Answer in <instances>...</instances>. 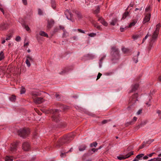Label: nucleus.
<instances>
[{"mask_svg":"<svg viewBox=\"0 0 161 161\" xmlns=\"http://www.w3.org/2000/svg\"><path fill=\"white\" fill-rule=\"evenodd\" d=\"M75 136V133H71L68 135L64 136L58 140L56 144V146L60 147L63 144L67 143L70 140V138H73Z\"/></svg>","mask_w":161,"mask_h":161,"instance_id":"f257e3e1","label":"nucleus"},{"mask_svg":"<svg viewBox=\"0 0 161 161\" xmlns=\"http://www.w3.org/2000/svg\"><path fill=\"white\" fill-rule=\"evenodd\" d=\"M111 54L112 56V61L115 63L119 58V51L117 48L113 47L111 48Z\"/></svg>","mask_w":161,"mask_h":161,"instance_id":"f03ea898","label":"nucleus"},{"mask_svg":"<svg viewBox=\"0 0 161 161\" xmlns=\"http://www.w3.org/2000/svg\"><path fill=\"white\" fill-rule=\"evenodd\" d=\"M18 133L20 136L23 138H25L29 135L30 130L28 129L24 128L19 130Z\"/></svg>","mask_w":161,"mask_h":161,"instance_id":"7ed1b4c3","label":"nucleus"},{"mask_svg":"<svg viewBox=\"0 0 161 161\" xmlns=\"http://www.w3.org/2000/svg\"><path fill=\"white\" fill-rule=\"evenodd\" d=\"M61 111L59 110L58 109H53L51 112L53 115L52 116V120L55 122H58L59 121V119L58 118V113Z\"/></svg>","mask_w":161,"mask_h":161,"instance_id":"20e7f679","label":"nucleus"},{"mask_svg":"<svg viewBox=\"0 0 161 161\" xmlns=\"http://www.w3.org/2000/svg\"><path fill=\"white\" fill-rule=\"evenodd\" d=\"M160 27L161 25L160 24H158L156 25L155 30L152 35V38L151 40V42L153 41L154 42L156 39Z\"/></svg>","mask_w":161,"mask_h":161,"instance_id":"39448f33","label":"nucleus"},{"mask_svg":"<svg viewBox=\"0 0 161 161\" xmlns=\"http://www.w3.org/2000/svg\"><path fill=\"white\" fill-rule=\"evenodd\" d=\"M138 94L136 93L134 94L130 98L129 101V103L130 104V105L134 104L136 103V101L138 100Z\"/></svg>","mask_w":161,"mask_h":161,"instance_id":"423d86ee","label":"nucleus"},{"mask_svg":"<svg viewBox=\"0 0 161 161\" xmlns=\"http://www.w3.org/2000/svg\"><path fill=\"white\" fill-rule=\"evenodd\" d=\"M64 13L67 19L71 20L72 22L75 21L74 19H72L73 17V14L69 10L67 9L65 11Z\"/></svg>","mask_w":161,"mask_h":161,"instance_id":"0eeeda50","label":"nucleus"},{"mask_svg":"<svg viewBox=\"0 0 161 161\" xmlns=\"http://www.w3.org/2000/svg\"><path fill=\"white\" fill-rule=\"evenodd\" d=\"M29 60H30L31 62H33L34 58L29 55H27L26 56L25 63L28 67H30L31 65V64Z\"/></svg>","mask_w":161,"mask_h":161,"instance_id":"6e6552de","label":"nucleus"},{"mask_svg":"<svg viewBox=\"0 0 161 161\" xmlns=\"http://www.w3.org/2000/svg\"><path fill=\"white\" fill-rule=\"evenodd\" d=\"M133 154V152L132 151L130 152L127 154L125 156H117V158L119 160L125 159L126 158H128L130 156Z\"/></svg>","mask_w":161,"mask_h":161,"instance_id":"1a4fd4ad","label":"nucleus"},{"mask_svg":"<svg viewBox=\"0 0 161 161\" xmlns=\"http://www.w3.org/2000/svg\"><path fill=\"white\" fill-rule=\"evenodd\" d=\"M18 144V143L17 142L11 144L10 150L12 153L16 152L17 150V146Z\"/></svg>","mask_w":161,"mask_h":161,"instance_id":"9d476101","label":"nucleus"},{"mask_svg":"<svg viewBox=\"0 0 161 161\" xmlns=\"http://www.w3.org/2000/svg\"><path fill=\"white\" fill-rule=\"evenodd\" d=\"M22 149L25 151H28L30 148V145L28 142H25L22 144Z\"/></svg>","mask_w":161,"mask_h":161,"instance_id":"9b49d317","label":"nucleus"},{"mask_svg":"<svg viewBox=\"0 0 161 161\" xmlns=\"http://www.w3.org/2000/svg\"><path fill=\"white\" fill-rule=\"evenodd\" d=\"M151 14L150 13H148L146 14L145 16L143 19V23L144 24L149 21L150 19Z\"/></svg>","mask_w":161,"mask_h":161,"instance_id":"f8f14e48","label":"nucleus"},{"mask_svg":"<svg viewBox=\"0 0 161 161\" xmlns=\"http://www.w3.org/2000/svg\"><path fill=\"white\" fill-rule=\"evenodd\" d=\"M8 25L7 23L3 22L0 24V30H4L8 29Z\"/></svg>","mask_w":161,"mask_h":161,"instance_id":"ddd939ff","label":"nucleus"},{"mask_svg":"<svg viewBox=\"0 0 161 161\" xmlns=\"http://www.w3.org/2000/svg\"><path fill=\"white\" fill-rule=\"evenodd\" d=\"M34 102L37 104H40L43 101V99L41 97H36L33 98Z\"/></svg>","mask_w":161,"mask_h":161,"instance_id":"4468645a","label":"nucleus"},{"mask_svg":"<svg viewBox=\"0 0 161 161\" xmlns=\"http://www.w3.org/2000/svg\"><path fill=\"white\" fill-rule=\"evenodd\" d=\"M73 12L75 14L76 17L78 19H80L82 18V16L79 11L76 10H74Z\"/></svg>","mask_w":161,"mask_h":161,"instance_id":"2eb2a0df","label":"nucleus"},{"mask_svg":"<svg viewBox=\"0 0 161 161\" xmlns=\"http://www.w3.org/2000/svg\"><path fill=\"white\" fill-rule=\"evenodd\" d=\"M98 20L103 25L106 26H107L108 25V23L102 17H99L98 19Z\"/></svg>","mask_w":161,"mask_h":161,"instance_id":"dca6fc26","label":"nucleus"},{"mask_svg":"<svg viewBox=\"0 0 161 161\" xmlns=\"http://www.w3.org/2000/svg\"><path fill=\"white\" fill-rule=\"evenodd\" d=\"M139 87V85L138 84H136L132 86V89L130 91V92H132L135 91Z\"/></svg>","mask_w":161,"mask_h":161,"instance_id":"f3484780","label":"nucleus"},{"mask_svg":"<svg viewBox=\"0 0 161 161\" xmlns=\"http://www.w3.org/2000/svg\"><path fill=\"white\" fill-rule=\"evenodd\" d=\"M31 95L32 96V98H34L36 97L37 96H40L41 95V94L38 92H31Z\"/></svg>","mask_w":161,"mask_h":161,"instance_id":"a211bd4d","label":"nucleus"},{"mask_svg":"<svg viewBox=\"0 0 161 161\" xmlns=\"http://www.w3.org/2000/svg\"><path fill=\"white\" fill-rule=\"evenodd\" d=\"M54 23V21L53 19H51L50 20L48 21V22L47 27L48 29L51 28Z\"/></svg>","mask_w":161,"mask_h":161,"instance_id":"6ab92c4d","label":"nucleus"},{"mask_svg":"<svg viewBox=\"0 0 161 161\" xmlns=\"http://www.w3.org/2000/svg\"><path fill=\"white\" fill-rule=\"evenodd\" d=\"M86 147L85 144H82L79 147V150L80 151H83L86 149Z\"/></svg>","mask_w":161,"mask_h":161,"instance_id":"aec40b11","label":"nucleus"},{"mask_svg":"<svg viewBox=\"0 0 161 161\" xmlns=\"http://www.w3.org/2000/svg\"><path fill=\"white\" fill-rule=\"evenodd\" d=\"M140 52L138 51L137 53L136 56H135L133 58V61L136 63L138 62V57L140 54Z\"/></svg>","mask_w":161,"mask_h":161,"instance_id":"412c9836","label":"nucleus"},{"mask_svg":"<svg viewBox=\"0 0 161 161\" xmlns=\"http://www.w3.org/2000/svg\"><path fill=\"white\" fill-rule=\"evenodd\" d=\"M117 21V19L116 18H114L110 22V24L111 25H114Z\"/></svg>","mask_w":161,"mask_h":161,"instance_id":"4be33fe9","label":"nucleus"},{"mask_svg":"<svg viewBox=\"0 0 161 161\" xmlns=\"http://www.w3.org/2000/svg\"><path fill=\"white\" fill-rule=\"evenodd\" d=\"M100 8L99 6H97L95 10H93V13L95 14H97L99 13L100 12Z\"/></svg>","mask_w":161,"mask_h":161,"instance_id":"5701e85b","label":"nucleus"},{"mask_svg":"<svg viewBox=\"0 0 161 161\" xmlns=\"http://www.w3.org/2000/svg\"><path fill=\"white\" fill-rule=\"evenodd\" d=\"M39 34L42 36H45L47 38L48 37L47 34L43 31H41L39 32Z\"/></svg>","mask_w":161,"mask_h":161,"instance_id":"b1692460","label":"nucleus"},{"mask_svg":"<svg viewBox=\"0 0 161 161\" xmlns=\"http://www.w3.org/2000/svg\"><path fill=\"white\" fill-rule=\"evenodd\" d=\"M129 15V12L128 11L125 12L123 14L122 19H124Z\"/></svg>","mask_w":161,"mask_h":161,"instance_id":"393cba45","label":"nucleus"},{"mask_svg":"<svg viewBox=\"0 0 161 161\" xmlns=\"http://www.w3.org/2000/svg\"><path fill=\"white\" fill-rule=\"evenodd\" d=\"M137 22V20H134L133 21L130 23L128 27H131L132 26H134Z\"/></svg>","mask_w":161,"mask_h":161,"instance_id":"a878e982","label":"nucleus"},{"mask_svg":"<svg viewBox=\"0 0 161 161\" xmlns=\"http://www.w3.org/2000/svg\"><path fill=\"white\" fill-rule=\"evenodd\" d=\"M148 161H161V158L158 157L154 158L149 160Z\"/></svg>","mask_w":161,"mask_h":161,"instance_id":"bb28decb","label":"nucleus"},{"mask_svg":"<svg viewBox=\"0 0 161 161\" xmlns=\"http://www.w3.org/2000/svg\"><path fill=\"white\" fill-rule=\"evenodd\" d=\"M51 4L52 7L54 9H55L56 8V6L55 1H52Z\"/></svg>","mask_w":161,"mask_h":161,"instance_id":"cd10ccee","label":"nucleus"},{"mask_svg":"<svg viewBox=\"0 0 161 161\" xmlns=\"http://www.w3.org/2000/svg\"><path fill=\"white\" fill-rule=\"evenodd\" d=\"M4 58L3 52L1 51L0 53V61L4 59Z\"/></svg>","mask_w":161,"mask_h":161,"instance_id":"c85d7f7f","label":"nucleus"},{"mask_svg":"<svg viewBox=\"0 0 161 161\" xmlns=\"http://www.w3.org/2000/svg\"><path fill=\"white\" fill-rule=\"evenodd\" d=\"M137 119V118L136 117H134L133 118V119L132 121H131L130 122L128 123L129 125H132L133 124H134V123L133 122V121H136Z\"/></svg>","mask_w":161,"mask_h":161,"instance_id":"c756f323","label":"nucleus"},{"mask_svg":"<svg viewBox=\"0 0 161 161\" xmlns=\"http://www.w3.org/2000/svg\"><path fill=\"white\" fill-rule=\"evenodd\" d=\"M13 158L11 157L7 156L5 158V161H13Z\"/></svg>","mask_w":161,"mask_h":161,"instance_id":"7c9ffc66","label":"nucleus"},{"mask_svg":"<svg viewBox=\"0 0 161 161\" xmlns=\"http://www.w3.org/2000/svg\"><path fill=\"white\" fill-rule=\"evenodd\" d=\"M22 26L23 27H24L27 31H29L30 30V29L29 27L26 25L23 24L22 25Z\"/></svg>","mask_w":161,"mask_h":161,"instance_id":"2f4dec72","label":"nucleus"},{"mask_svg":"<svg viewBox=\"0 0 161 161\" xmlns=\"http://www.w3.org/2000/svg\"><path fill=\"white\" fill-rule=\"evenodd\" d=\"M69 71L67 68H65L64 70L62 71L61 72L59 73L60 74L63 75L64 74Z\"/></svg>","mask_w":161,"mask_h":161,"instance_id":"473e14b6","label":"nucleus"},{"mask_svg":"<svg viewBox=\"0 0 161 161\" xmlns=\"http://www.w3.org/2000/svg\"><path fill=\"white\" fill-rule=\"evenodd\" d=\"M64 33L63 34V36L64 37H66L69 35L68 33L65 31V30H64Z\"/></svg>","mask_w":161,"mask_h":161,"instance_id":"72a5a7b5","label":"nucleus"},{"mask_svg":"<svg viewBox=\"0 0 161 161\" xmlns=\"http://www.w3.org/2000/svg\"><path fill=\"white\" fill-rule=\"evenodd\" d=\"M97 142H95L93 143H91L90 145V147H96L97 146Z\"/></svg>","mask_w":161,"mask_h":161,"instance_id":"f704fd0d","label":"nucleus"},{"mask_svg":"<svg viewBox=\"0 0 161 161\" xmlns=\"http://www.w3.org/2000/svg\"><path fill=\"white\" fill-rule=\"evenodd\" d=\"M9 99L12 101H15L16 99V96L14 95H12L11 97L9 98Z\"/></svg>","mask_w":161,"mask_h":161,"instance_id":"c9c22d12","label":"nucleus"},{"mask_svg":"<svg viewBox=\"0 0 161 161\" xmlns=\"http://www.w3.org/2000/svg\"><path fill=\"white\" fill-rule=\"evenodd\" d=\"M122 50L124 53H126L128 52L129 51V49L125 48H123L122 49Z\"/></svg>","mask_w":161,"mask_h":161,"instance_id":"e433bc0d","label":"nucleus"},{"mask_svg":"<svg viewBox=\"0 0 161 161\" xmlns=\"http://www.w3.org/2000/svg\"><path fill=\"white\" fill-rule=\"evenodd\" d=\"M86 57H88L89 58H91L92 59L94 57V55L91 54H87L86 55Z\"/></svg>","mask_w":161,"mask_h":161,"instance_id":"4c0bfd02","label":"nucleus"},{"mask_svg":"<svg viewBox=\"0 0 161 161\" xmlns=\"http://www.w3.org/2000/svg\"><path fill=\"white\" fill-rule=\"evenodd\" d=\"M147 123V121H143V122H142L138 126L139 127H142V126L146 125V124Z\"/></svg>","mask_w":161,"mask_h":161,"instance_id":"58836bf2","label":"nucleus"},{"mask_svg":"<svg viewBox=\"0 0 161 161\" xmlns=\"http://www.w3.org/2000/svg\"><path fill=\"white\" fill-rule=\"evenodd\" d=\"M147 142H143V143L139 147V149H141L143 148L144 147L145 144L147 143Z\"/></svg>","mask_w":161,"mask_h":161,"instance_id":"ea45409f","label":"nucleus"},{"mask_svg":"<svg viewBox=\"0 0 161 161\" xmlns=\"http://www.w3.org/2000/svg\"><path fill=\"white\" fill-rule=\"evenodd\" d=\"M26 91L25 89V88H22L20 91V94H24L25 93Z\"/></svg>","mask_w":161,"mask_h":161,"instance_id":"a19ab883","label":"nucleus"},{"mask_svg":"<svg viewBox=\"0 0 161 161\" xmlns=\"http://www.w3.org/2000/svg\"><path fill=\"white\" fill-rule=\"evenodd\" d=\"M110 121V120H104L101 122L102 124H104Z\"/></svg>","mask_w":161,"mask_h":161,"instance_id":"79ce46f5","label":"nucleus"},{"mask_svg":"<svg viewBox=\"0 0 161 161\" xmlns=\"http://www.w3.org/2000/svg\"><path fill=\"white\" fill-rule=\"evenodd\" d=\"M144 155V154H143V153H142L141 154H139L138 155H137L136 156V158H138V159H139L140 158L142 157H143Z\"/></svg>","mask_w":161,"mask_h":161,"instance_id":"37998d69","label":"nucleus"},{"mask_svg":"<svg viewBox=\"0 0 161 161\" xmlns=\"http://www.w3.org/2000/svg\"><path fill=\"white\" fill-rule=\"evenodd\" d=\"M151 9V7L150 6H149L148 7H147L145 10V12H149L150 10Z\"/></svg>","mask_w":161,"mask_h":161,"instance_id":"c03bdc74","label":"nucleus"},{"mask_svg":"<svg viewBox=\"0 0 161 161\" xmlns=\"http://www.w3.org/2000/svg\"><path fill=\"white\" fill-rule=\"evenodd\" d=\"M12 37V35H7V37L6 39V40L7 41L10 40V39L11 37Z\"/></svg>","mask_w":161,"mask_h":161,"instance_id":"a18cd8bd","label":"nucleus"},{"mask_svg":"<svg viewBox=\"0 0 161 161\" xmlns=\"http://www.w3.org/2000/svg\"><path fill=\"white\" fill-rule=\"evenodd\" d=\"M21 40V37L19 36H17L15 38V40L17 42H19Z\"/></svg>","mask_w":161,"mask_h":161,"instance_id":"49530a36","label":"nucleus"},{"mask_svg":"<svg viewBox=\"0 0 161 161\" xmlns=\"http://www.w3.org/2000/svg\"><path fill=\"white\" fill-rule=\"evenodd\" d=\"M96 35V34L93 33H90L88 35L90 37H94Z\"/></svg>","mask_w":161,"mask_h":161,"instance_id":"de8ad7c7","label":"nucleus"},{"mask_svg":"<svg viewBox=\"0 0 161 161\" xmlns=\"http://www.w3.org/2000/svg\"><path fill=\"white\" fill-rule=\"evenodd\" d=\"M22 1L24 5H26L27 4V0H22Z\"/></svg>","mask_w":161,"mask_h":161,"instance_id":"09e8293b","label":"nucleus"},{"mask_svg":"<svg viewBox=\"0 0 161 161\" xmlns=\"http://www.w3.org/2000/svg\"><path fill=\"white\" fill-rule=\"evenodd\" d=\"M77 30L79 31V32L82 33H85V31H83L80 29H78Z\"/></svg>","mask_w":161,"mask_h":161,"instance_id":"8fccbe9b","label":"nucleus"},{"mask_svg":"<svg viewBox=\"0 0 161 161\" xmlns=\"http://www.w3.org/2000/svg\"><path fill=\"white\" fill-rule=\"evenodd\" d=\"M102 75V74L101 73H99L97 76V80L98 79H99L100 78L101 76Z\"/></svg>","mask_w":161,"mask_h":161,"instance_id":"3c124183","label":"nucleus"},{"mask_svg":"<svg viewBox=\"0 0 161 161\" xmlns=\"http://www.w3.org/2000/svg\"><path fill=\"white\" fill-rule=\"evenodd\" d=\"M38 14L40 15H41L42 14V11L40 9H38Z\"/></svg>","mask_w":161,"mask_h":161,"instance_id":"603ef678","label":"nucleus"},{"mask_svg":"<svg viewBox=\"0 0 161 161\" xmlns=\"http://www.w3.org/2000/svg\"><path fill=\"white\" fill-rule=\"evenodd\" d=\"M65 153H61L60 155V156L61 157H64V156H65Z\"/></svg>","mask_w":161,"mask_h":161,"instance_id":"864d4df0","label":"nucleus"},{"mask_svg":"<svg viewBox=\"0 0 161 161\" xmlns=\"http://www.w3.org/2000/svg\"><path fill=\"white\" fill-rule=\"evenodd\" d=\"M71 39L73 40H76L77 39V36H73L71 37Z\"/></svg>","mask_w":161,"mask_h":161,"instance_id":"5fc2aeb1","label":"nucleus"},{"mask_svg":"<svg viewBox=\"0 0 161 161\" xmlns=\"http://www.w3.org/2000/svg\"><path fill=\"white\" fill-rule=\"evenodd\" d=\"M98 150V149H95L94 148H93L91 149V151H93L94 153L95 152L97 151Z\"/></svg>","mask_w":161,"mask_h":161,"instance_id":"6e6d98bb","label":"nucleus"},{"mask_svg":"<svg viewBox=\"0 0 161 161\" xmlns=\"http://www.w3.org/2000/svg\"><path fill=\"white\" fill-rule=\"evenodd\" d=\"M55 96H56V98H57V99H59L60 98V96L59 95V94H55Z\"/></svg>","mask_w":161,"mask_h":161,"instance_id":"4d7b16f0","label":"nucleus"},{"mask_svg":"<svg viewBox=\"0 0 161 161\" xmlns=\"http://www.w3.org/2000/svg\"><path fill=\"white\" fill-rule=\"evenodd\" d=\"M155 154L154 153H151L150 154H148L147 155V156H149V157H151L153 156V154Z\"/></svg>","mask_w":161,"mask_h":161,"instance_id":"13d9d810","label":"nucleus"},{"mask_svg":"<svg viewBox=\"0 0 161 161\" xmlns=\"http://www.w3.org/2000/svg\"><path fill=\"white\" fill-rule=\"evenodd\" d=\"M94 26L98 29H100V27L99 26L97 25H95Z\"/></svg>","mask_w":161,"mask_h":161,"instance_id":"bf43d9fd","label":"nucleus"},{"mask_svg":"<svg viewBox=\"0 0 161 161\" xmlns=\"http://www.w3.org/2000/svg\"><path fill=\"white\" fill-rule=\"evenodd\" d=\"M142 110H139L137 112V114L138 115H139L142 113Z\"/></svg>","mask_w":161,"mask_h":161,"instance_id":"052dcab7","label":"nucleus"},{"mask_svg":"<svg viewBox=\"0 0 161 161\" xmlns=\"http://www.w3.org/2000/svg\"><path fill=\"white\" fill-rule=\"evenodd\" d=\"M102 61H99V67L100 68H101L102 66Z\"/></svg>","mask_w":161,"mask_h":161,"instance_id":"680f3d73","label":"nucleus"},{"mask_svg":"<svg viewBox=\"0 0 161 161\" xmlns=\"http://www.w3.org/2000/svg\"><path fill=\"white\" fill-rule=\"evenodd\" d=\"M142 7L141 8H136V9H135V11H136L137 10H139V11H141L142 10Z\"/></svg>","mask_w":161,"mask_h":161,"instance_id":"e2e57ef3","label":"nucleus"},{"mask_svg":"<svg viewBox=\"0 0 161 161\" xmlns=\"http://www.w3.org/2000/svg\"><path fill=\"white\" fill-rule=\"evenodd\" d=\"M125 28H126V27H125L124 28L120 27V31L121 32H123L124 31V29Z\"/></svg>","mask_w":161,"mask_h":161,"instance_id":"0e129e2a","label":"nucleus"},{"mask_svg":"<svg viewBox=\"0 0 161 161\" xmlns=\"http://www.w3.org/2000/svg\"><path fill=\"white\" fill-rule=\"evenodd\" d=\"M148 158V156H147H147H146L143 157V159H147Z\"/></svg>","mask_w":161,"mask_h":161,"instance_id":"69168bd1","label":"nucleus"},{"mask_svg":"<svg viewBox=\"0 0 161 161\" xmlns=\"http://www.w3.org/2000/svg\"><path fill=\"white\" fill-rule=\"evenodd\" d=\"M0 10L3 13V14H4V11L3 8H0Z\"/></svg>","mask_w":161,"mask_h":161,"instance_id":"338daca9","label":"nucleus"},{"mask_svg":"<svg viewBox=\"0 0 161 161\" xmlns=\"http://www.w3.org/2000/svg\"><path fill=\"white\" fill-rule=\"evenodd\" d=\"M158 80L160 82H161V75L159 77Z\"/></svg>","mask_w":161,"mask_h":161,"instance_id":"774afa93","label":"nucleus"}]
</instances>
